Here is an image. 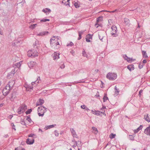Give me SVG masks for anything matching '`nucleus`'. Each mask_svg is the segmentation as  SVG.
<instances>
[{"instance_id":"obj_64","label":"nucleus","mask_w":150,"mask_h":150,"mask_svg":"<svg viewBox=\"0 0 150 150\" xmlns=\"http://www.w3.org/2000/svg\"><path fill=\"white\" fill-rule=\"evenodd\" d=\"M13 93H12L11 96V98H13Z\"/></svg>"},{"instance_id":"obj_59","label":"nucleus","mask_w":150,"mask_h":150,"mask_svg":"<svg viewBox=\"0 0 150 150\" xmlns=\"http://www.w3.org/2000/svg\"><path fill=\"white\" fill-rule=\"evenodd\" d=\"M104 108H100V110L101 111V112H104L105 111L104 109H103Z\"/></svg>"},{"instance_id":"obj_18","label":"nucleus","mask_w":150,"mask_h":150,"mask_svg":"<svg viewBox=\"0 0 150 150\" xmlns=\"http://www.w3.org/2000/svg\"><path fill=\"white\" fill-rule=\"evenodd\" d=\"M48 31H45L42 32L38 34L37 35L38 36H43L44 35H45L47 34L48 33Z\"/></svg>"},{"instance_id":"obj_1","label":"nucleus","mask_w":150,"mask_h":150,"mask_svg":"<svg viewBox=\"0 0 150 150\" xmlns=\"http://www.w3.org/2000/svg\"><path fill=\"white\" fill-rule=\"evenodd\" d=\"M117 75L116 73L109 72L106 75V78L110 80L114 81L117 78Z\"/></svg>"},{"instance_id":"obj_5","label":"nucleus","mask_w":150,"mask_h":150,"mask_svg":"<svg viewBox=\"0 0 150 150\" xmlns=\"http://www.w3.org/2000/svg\"><path fill=\"white\" fill-rule=\"evenodd\" d=\"M14 84V83L13 81L9 82L4 89H6V90L10 91L12 89Z\"/></svg>"},{"instance_id":"obj_44","label":"nucleus","mask_w":150,"mask_h":150,"mask_svg":"<svg viewBox=\"0 0 150 150\" xmlns=\"http://www.w3.org/2000/svg\"><path fill=\"white\" fill-rule=\"evenodd\" d=\"M123 57L125 59L127 60L128 61V60H127L128 59V57L127 56V55L126 54L124 55Z\"/></svg>"},{"instance_id":"obj_26","label":"nucleus","mask_w":150,"mask_h":150,"mask_svg":"<svg viewBox=\"0 0 150 150\" xmlns=\"http://www.w3.org/2000/svg\"><path fill=\"white\" fill-rule=\"evenodd\" d=\"M42 11L45 13H46L47 12H50L51 11L50 9L46 8L45 9H43L42 10Z\"/></svg>"},{"instance_id":"obj_24","label":"nucleus","mask_w":150,"mask_h":150,"mask_svg":"<svg viewBox=\"0 0 150 150\" xmlns=\"http://www.w3.org/2000/svg\"><path fill=\"white\" fill-rule=\"evenodd\" d=\"M133 65H129L127 66V68L130 71H131L132 70H134V68L133 67Z\"/></svg>"},{"instance_id":"obj_16","label":"nucleus","mask_w":150,"mask_h":150,"mask_svg":"<svg viewBox=\"0 0 150 150\" xmlns=\"http://www.w3.org/2000/svg\"><path fill=\"white\" fill-rule=\"evenodd\" d=\"M144 118L147 122H150V115L146 114V115L144 116Z\"/></svg>"},{"instance_id":"obj_19","label":"nucleus","mask_w":150,"mask_h":150,"mask_svg":"<svg viewBox=\"0 0 150 150\" xmlns=\"http://www.w3.org/2000/svg\"><path fill=\"white\" fill-rule=\"evenodd\" d=\"M143 127V125H140L136 129H134V133L135 134L137 133L140 130L142 129Z\"/></svg>"},{"instance_id":"obj_46","label":"nucleus","mask_w":150,"mask_h":150,"mask_svg":"<svg viewBox=\"0 0 150 150\" xmlns=\"http://www.w3.org/2000/svg\"><path fill=\"white\" fill-rule=\"evenodd\" d=\"M21 123L22 125H26V124L25 123V121L24 120H23L22 121H21Z\"/></svg>"},{"instance_id":"obj_31","label":"nucleus","mask_w":150,"mask_h":150,"mask_svg":"<svg viewBox=\"0 0 150 150\" xmlns=\"http://www.w3.org/2000/svg\"><path fill=\"white\" fill-rule=\"evenodd\" d=\"M37 25V24H33L31 25L30 26L29 28L31 29H33L35 28V27Z\"/></svg>"},{"instance_id":"obj_54","label":"nucleus","mask_w":150,"mask_h":150,"mask_svg":"<svg viewBox=\"0 0 150 150\" xmlns=\"http://www.w3.org/2000/svg\"><path fill=\"white\" fill-rule=\"evenodd\" d=\"M86 106L85 105H83L81 106V108L83 109H84Z\"/></svg>"},{"instance_id":"obj_55","label":"nucleus","mask_w":150,"mask_h":150,"mask_svg":"<svg viewBox=\"0 0 150 150\" xmlns=\"http://www.w3.org/2000/svg\"><path fill=\"white\" fill-rule=\"evenodd\" d=\"M75 142L76 143V145H73V147H76V146H77V142L76 141H75Z\"/></svg>"},{"instance_id":"obj_23","label":"nucleus","mask_w":150,"mask_h":150,"mask_svg":"<svg viewBox=\"0 0 150 150\" xmlns=\"http://www.w3.org/2000/svg\"><path fill=\"white\" fill-rule=\"evenodd\" d=\"M142 53L143 58H146L148 57L147 54L146 52V51L142 50Z\"/></svg>"},{"instance_id":"obj_14","label":"nucleus","mask_w":150,"mask_h":150,"mask_svg":"<svg viewBox=\"0 0 150 150\" xmlns=\"http://www.w3.org/2000/svg\"><path fill=\"white\" fill-rule=\"evenodd\" d=\"M95 112H93V114L97 115H100V114H103V115H104L105 116L106 115V114L104 113V112H100L99 111H95Z\"/></svg>"},{"instance_id":"obj_33","label":"nucleus","mask_w":150,"mask_h":150,"mask_svg":"<svg viewBox=\"0 0 150 150\" xmlns=\"http://www.w3.org/2000/svg\"><path fill=\"white\" fill-rule=\"evenodd\" d=\"M41 105H42L44 103V100L43 99H40L39 101H38Z\"/></svg>"},{"instance_id":"obj_11","label":"nucleus","mask_w":150,"mask_h":150,"mask_svg":"<svg viewBox=\"0 0 150 150\" xmlns=\"http://www.w3.org/2000/svg\"><path fill=\"white\" fill-rule=\"evenodd\" d=\"M70 131L74 137L77 138V137H78L75 130H74L73 128H71L70 129Z\"/></svg>"},{"instance_id":"obj_22","label":"nucleus","mask_w":150,"mask_h":150,"mask_svg":"<svg viewBox=\"0 0 150 150\" xmlns=\"http://www.w3.org/2000/svg\"><path fill=\"white\" fill-rule=\"evenodd\" d=\"M9 92L10 91L9 90H6V89H4L3 90L2 92L4 96H6L9 93Z\"/></svg>"},{"instance_id":"obj_25","label":"nucleus","mask_w":150,"mask_h":150,"mask_svg":"<svg viewBox=\"0 0 150 150\" xmlns=\"http://www.w3.org/2000/svg\"><path fill=\"white\" fill-rule=\"evenodd\" d=\"M40 81V77L39 76V77H38L37 80L34 82H32L31 83V84L32 85H33V83H36V82H37V83H40V82H39Z\"/></svg>"},{"instance_id":"obj_13","label":"nucleus","mask_w":150,"mask_h":150,"mask_svg":"<svg viewBox=\"0 0 150 150\" xmlns=\"http://www.w3.org/2000/svg\"><path fill=\"white\" fill-rule=\"evenodd\" d=\"M92 35L90 34H88L86 35V41L87 42H90L91 41L90 39H92Z\"/></svg>"},{"instance_id":"obj_2","label":"nucleus","mask_w":150,"mask_h":150,"mask_svg":"<svg viewBox=\"0 0 150 150\" xmlns=\"http://www.w3.org/2000/svg\"><path fill=\"white\" fill-rule=\"evenodd\" d=\"M46 108L43 106H41L38 108V114L39 116H43L45 112Z\"/></svg>"},{"instance_id":"obj_49","label":"nucleus","mask_w":150,"mask_h":150,"mask_svg":"<svg viewBox=\"0 0 150 150\" xmlns=\"http://www.w3.org/2000/svg\"><path fill=\"white\" fill-rule=\"evenodd\" d=\"M65 66L64 64H63L60 67V68L61 69H64V68Z\"/></svg>"},{"instance_id":"obj_58","label":"nucleus","mask_w":150,"mask_h":150,"mask_svg":"<svg viewBox=\"0 0 150 150\" xmlns=\"http://www.w3.org/2000/svg\"><path fill=\"white\" fill-rule=\"evenodd\" d=\"M84 109H85V110H87V111H89L90 110L87 108V107L86 106V107Z\"/></svg>"},{"instance_id":"obj_8","label":"nucleus","mask_w":150,"mask_h":150,"mask_svg":"<svg viewBox=\"0 0 150 150\" xmlns=\"http://www.w3.org/2000/svg\"><path fill=\"white\" fill-rule=\"evenodd\" d=\"M15 74L14 69L12 70L9 73L7 76V77L8 79H10Z\"/></svg>"},{"instance_id":"obj_45","label":"nucleus","mask_w":150,"mask_h":150,"mask_svg":"<svg viewBox=\"0 0 150 150\" xmlns=\"http://www.w3.org/2000/svg\"><path fill=\"white\" fill-rule=\"evenodd\" d=\"M11 126L13 127V129L15 130H16V129L15 128V126L13 123H12L11 124Z\"/></svg>"},{"instance_id":"obj_20","label":"nucleus","mask_w":150,"mask_h":150,"mask_svg":"<svg viewBox=\"0 0 150 150\" xmlns=\"http://www.w3.org/2000/svg\"><path fill=\"white\" fill-rule=\"evenodd\" d=\"M70 0H63L62 1V3L64 4L65 6L68 5L69 6H70L69 5V1Z\"/></svg>"},{"instance_id":"obj_29","label":"nucleus","mask_w":150,"mask_h":150,"mask_svg":"<svg viewBox=\"0 0 150 150\" xmlns=\"http://www.w3.org/2000/svg\"><path fill=\"white\" fill-rule=\"evenodd\" d=\"M55 125H50L48 126H47L45 127L46 128V129H50L51 128H52L53 127H54V126H55Z\"/></svg>"},{"instance_id":"obj_52","label":"nucleus","mask_w":150,"mask_h":150,"mask_svg":"<svg viewBox=\"0 0 150 150\" xmlns=\"http://www.w3.org/2000/svg\"><path fill=\"white\" fill-rule=\"evenodd\" d=\"M143 90H141L139 92V95L140 96L141 95V93H142L143 92Z\"/></svg>"},{"instance_id":"obj_17","label":"nucleus","mask_w":150,"mask_h":150,"mask_svg":"<svg viewBox=\"0 0 150 150\" xmlns=\"http://www.w3.org/2000/svg\"><path fill=\"white\" fill-rule=\"evenodd\" d=\"M103 17L102 16H99L96 19V23L95 24V25L96 26L97 25H99L98 23L100 21H103Z\"/></svg>"},{"instance_id":"obj_21","label":"nucleus","mask_w":150,"mask_h":150,"mask_svg":"<svg viewBox=\"0 0 150 150\" xmlns=\"http://www.w3.org/2000/svg\"><path fill=\"white\" fill-rule=\"evenodd\" d=\"M125 23L127 26H129L130 25L129 20L128 18L124 19Z\"/></svg>"},{"instance_id":"obj_57","label":"nucleus","mask_w":150,"mask_h":150,"mask_svg":"<svg viewBox=\"0 0 150 150\" xmlns=\"http://www.w3.org/2000/svg\"><path fill=\"white\" fill-rule=\"evenodd\" d=\"M84 31H80L78 32V33H80L81 34H82L83 33H84Z\"/></svg>"},{"instance_id":"obj_36","label":"nucleus","mask_w":150,"mask_h":150,"mask_svg":"<svg viewBox=\"0 0 150 150\" xmlns=\"http://www.w3.org/2000/svg\"><path fill=\"white\" fill-rule=\"evenodd\" d=\"M32 110L31 109H28L26 112L25 113L26 114H30L32 112Z\"/></svg>"},{"instance_id":"obj_27","label":"nucleus","mask_w":150,"mask_h":150,"mask_svg":"<svg viewBox=\"0 0 150 150\" xmlns=\"http://www.w3.org/2000/svg\"><path fill=\"white\" fill-rule=\"evenodd\" d=\"M39 42L38 41H36L35 43L33 44V46L34 47L36 46V47H40V44L38 43Z\"/></svg>"},{"instance_id":"obj_10","label":"nucleus","mask_w":150,"mask_h":150,"mask_svg":"<svg viewBox=\"0 0 150 150\" xmlns=\"http://www.w3.org/2000/svg\"><path fill=\"white\" fill-rule=\"evenodd\" d=\"M28 64L29 67L31 68L34 67V66L35 65L36 63V62H35L31 61L28 63Z\"/></svg>"},{"instance_id":"obj_12","label":"nucleus","mask_w":150,"mask_h":150,"mask_svg":"<svg viewBox=\"0 0 150 150\" xmlns=\"http://www.w3.org/2000/svg\"><path fill=\"white\" fill-rule=\"evenodd\" d=\"M144 133L147 135H150V125L145 129Z\"/></svg>"},{"instance_id":"obj_56","label":"nucleus","mask_w":150,"mask_h":150,"mask_svg":"<svg viewBox=\"0 0 150 150\" xmlns=\"http://www.w3.org/2000/svg\"><path fill=\"white\" fill-rule=\"evenodd\" d=\"M36 106H38L39 105H41L39 103L38 101L36 104Z\"/></svg>"},{"instance_id":"obj_34","label":"nucleus","mask_w":150,"mask_h":150,"mask_svg":"<svg viewBox=\"0 0 150 150\" xmlns=\"http://www.w3.org/2000/svg\"><path fill=\"white\" fill-rule=\"evenodd\" d=\"M134 136L129 135V139L130 140H134Z\"/></svg>"},{"instance_id":"obj_38","label":"nucleus","mask_w":150,"mask_h":150,"mask_svg":"<svg viewBox=\"0 0 150 150\" xmlns=\"http://www.w3.org/2000/svg\"><path fill=\"white\" fill-rule=\"evenodd\" d=\"M73 45H74V44L71 42L69 43H68L67 44V47H68V46H73Z\"/></svg>"},{"instance_id":"obj_9","label":"nucleus","mask_w":150,"mask_h":150,"mask_svg":"<svg viewBox=\"0 0 150 150\" xmlns=\"http://www.w3.org/2000/svg\"><path fill=\"white\" fill-rule=\"evenodd\" d=\"M59 53L55 52L52 55V57L53 58V59L54 60L56 59L59 58Z\"/></svg>"},{"instance_id":"obj_43","label":"nucleus","mask_w":150,"mask_h":150,"mask_svg":"<svg viewBox=\"0 0 150 150\" xmlns=\"http://www.w3.org/2000/svg\"><path fill=\"white\" fill-rule=\"evenodd\" d=\"M57 40L56 39L55 36H53L52 38H50V41H51V42L52 40Z\"/></svg>"},{"instance_id":"obj_60","label":"nucleus","mask_w":150,"mask_h":150,"mask_svg":"<svg viewBox=\"0 0 150 150\" xmlns=\"http://www.w3.org/2000/svg\"><path fill=\"white\" fill-rule=\"evenodd\" d=\"M71 53H72V54L73 55V54L74 53V51L73 50H71Z\"/></svg>"},{"instance_id":"obj_7","label":"nucleus","mask_w":150,"mask_h":150,"mask_svg":"<svg viewBox=\"0 0 150 150\" xmlns=\"http://www.w3.org/2000/svg\"><path fill=\"white\" fill-rule=\"evenodd\" d=\"M35 54H34L32 51L31 50H29L28 52V57L33 56V57H35L36 56H37L38 55L37 54V52H35Z\"/></svg>"},{"instance_id":"obj_42","label":"nucleus","mask_w":150,"mask_h":150,"mask_svg":"<svg viewBox=\"0 0 150 150\" xmlns=\"http://www.w3.org/2000/svg\"><path fill=\"white\" fill-rule=\"evenodd\" d=\"M19 42H13V43H12V45L14 46H18V45H17V44H18V43H19Z\"/></svg>"},{"instance_id":"obj_39","label":"nucleus","mask_w":150,"mask_h":150,"mask_svg":"<svg viewBox=\"0 0 150 150\" xmlns=\"http://www.w3.org/2000/svg\"><path fill=\"white\" fill-rule=\"evenodd\" d=\"M74 6H75V8H77L79 7L80 6L78 4V3L75 2L74 3Z\"/></svg>"},{"instance_id":"obj_53","label":"nucleus","mask_w":150,"mask_h":150,"mask_svg":"<svg viewBox=\"0 0 150 150\" xmlns=\"http://www.w3.org/2000/svg\"><path fill=\"white\" fill-rule=\"evenodd\" d=\"M146 62H147L146 60L145 59H144L143 61V62H142L143 63L142 64H144L146 63Z\"/></svg>"},{"instance_id":"obj_61","label":"nucleus","mask_w":150,"mask_h":150,"mask_svg":"<svg viewBox=\"0 0 150 150\" xmlns=\"http://www.w3.org/2000/svg\"><path fill=\"white\" fill-rule=\"evenodd\" d=\"M99 39L101 40L102 41V39H103V38H101V36H100L99 35Z\"/></svg>"},{"instance_id":"obj_6","label":"nucleus","mask_w":150,"mask_h":150,"mask_svg":"<svg viewBox=\"0 0 150 150\" xmlns=\"http://www.w3.org/2000/svg\"><path fill=\"white\" fill-rule=\"evenodd\" d=\"M50 45L51 47L56 46L57 45H59V44L57 41V40H52L51 42L50 41Z\"/></svg>"},{"instance_id":"obj_3","label":"nucleus","mask_w":150,"mask_h":150,"mask_svg":"<svg viewBox=\"0 0 150 150\" xmlns=\"http://www.w3.org/2000/svg\"><path fill=\"white\" fill-rule=\"evenodd\" d=\"M111 29L113 32L111 33L112 35L114 37L117 36L118 34L117 33V27L115 25H113L112 26Z\"/></svg>"},{"instance_id":"obj_51","label":"nucleus","mask_w":150,"mask_h":150,"mask_svg":"<svg viewBox=\"0 0 150 150\" xmlns=\"http://www.w3.org/2000/svg\"><path fill=\"white\" fill-rule=\"evenodd\" d=\"M115 92H117V93H118L119 92V91H118V89H117V88L116 87V86L115 87Z\"/></svg>"},{"instance_id":"obj_4","label":"nucleus","mask_w":150,"mask_h":150,"mask_svg":"<svg viewBox=\"0 0 150 150\" xmlns=\"http://www.w3.org/2000/svg\"><path fill=\"white\" fill-rule=\"evenodd\" d=\"M27 109V106L24 105L20 106L17 110V112L19 114H21L23 112Z\"/></svg>"},{"instance_id":"obj_15","label":"nucleus","mask_w":150,"mask_h":150,"mask_svg":"<svg viewBox=\"0 0 150 150\" xmlns=\"http://www.w3.org/2000/svg\"><path fill=\"white\" fill-rule=\"evenodd\" d=\"M34 142V140L33 139H31L28 138L26 140V143L28 144H33Z\"/></svg>"},{"instance_id":"obj_50","label":"nucleus","mask_w":150,"mask_h":150,"mask_svg":"<svg viewBox=\"0 0 150 150\" xmlns=\"http://www.w3.org/2000/svg\"><path fill=\"white\" fill-rule=\"evenodd\" d=\"M79 37L78 38V40H80L81 38V34H80V33H79Z\"/></svg>"},{"instance_id":"obj_30","label":"nucleus","mask_w":150,"mask_h":150,"mask_svg":"<svg viewBox=\"0 0 150 150\" xmlns=\"http://www.w3.org/2000/svg\"><path fill=\"white\" fill-rule=\"evenodd\" d=\"M108 97L107 96V95L105 94L103 98V100L104 102H105L107 100H108Z\"/></svg>"},{"instance_id":"obj_48","label":"nucleus","mask_w":150,"mask_h":150,"mask_svg":"<svg viewBox=\"0 0 150 150\" xmlns=\"http://www.w3.org/2000/svg\"><path fill=\"white\" fill-rule=\"evenodd\" d=\"M35 135L33 134H31L28 135L29 137H33Z\"/></svg>"},{"instance_id":"obj_47","label":"nucleus","mask_w":150,"mask_h":150,"mask_svg":"<svg viewBox=\"0 0 150 150\" xmlns=\"http://www.w3.org/2000/svg\"><path fill=\"white\" fill-rule=\"evenodd\" d=\"M144 65V64H142V65L139 64V69H141L143 68V66Z\"/></svg>"},{"instance_id":"obj_40","label":"nucleus","mask_w":150,"mask_h":150,"mask_svg":"<svg viewBox=\"0 0 150 150\" xmlns=\"http://www.w3.org/2000/svg\"><path fill=\"white\" fill-rule=\"evenodd\" d=\"M54 134L56 136H58L59 135V133L57 130H55L54 131Z\"/></svg>"},{"instance_id":"obj_28","label":"nucleus","mask_w":150,"mask_h":150,"mask_svg":"<svg viewBox=\"0 0 150 150\" xmlns=\"http://www.w3.org/2000/svg\"><path fill=\"white\" fill-rule=\"evenodd\" d=\"M92 129L94 133L95 134H96L98 133V130L97 128L96 127H92Z\"/></svg>"},{"instance_id":"obj_41","label":"nucleus","mask_w":150,"mask_h":150,"mask_svg":"<svg viewBox=\"0 0 150 150\" xmlns=\"http://www.w3.org/2000/svg\"><path fill=\"white\" fill-rule=\"evenodd\" d=\"M27 118L26 119V120L30 122L31 123V122L32 121V120L30 117L29 116H27Z\"/></svg>"},{"instance_id":"obj_62","label":"nucleus","mask_w":150,"mask_h":150,"mask_svg":"<svg viewBox=\"0 0 150 150\" xmlns=\"http://www.w3.org/2000/svg\"><path fill=\"white\" fill-rule=\"evenodd\" d=\"M96 96L97 97V98H98L99 97H100V96L99 95H97V94H96Z\"/></svg>"},{"instance_id":"obj_32","label":"nucleus","mask_w":150,"mask_h":150,"mask_svg":"<svg viewBox=\"0 0 150 150\" xmlns=\"http://www.w3.org/2000/svg\"><path fill=\"white\" fill-rule=\"evenodd\" d=\"M50 20L48 19H46V18H44L40 20V22H46V21H50Z\"/></svg>"},{"instance_id":"obj_35","label":"nucleus","mask_w":150,"mask_h":150,"mask_svg":"<svg viewBox=\"0 0 150 150\" xmlns=\"http://www.w3.org/2000/svg\"><path fill=\"white\" fill-rule=\"evenodd\" d=\"M82 55L84 57H87V55L86 53L85 50L83 49L82 53Z\"/></svg>"},{"instance_id":"obj_63","label":"nucleus","mask_w":150,"mask_h":150,"mask_svg":"<svg viewBox=\"0 0 150 150\" xmlns=\"http://www.w3.org/2000/svg\"><path fill=\"white\" fill-rule=\"evenodd\" d=\"M3 104H3V103H1V104H0V107H2L3 105Z\"/></svg>"},{"instance_id":"obj_37","label":"nucleus","mask_w":150,"mask_h":150,"mask_svg":"<svg viewBox=\"0 0 150 150\" xmlns=\"http://www.w3.org/2000/svg\"><path fill=\"white\" fill-rule=\"evenodd\" d=\"M115 134H114L113 133H111L110 135V137L111 139H113L115 137Z\"/></svg>"}]
</instances>
